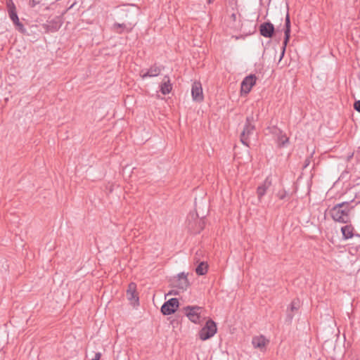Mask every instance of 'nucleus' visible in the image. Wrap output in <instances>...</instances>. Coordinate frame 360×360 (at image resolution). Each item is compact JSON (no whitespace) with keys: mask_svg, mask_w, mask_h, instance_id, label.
I'll return each instance as SVG.
<instances>
[{"mask_svg":"<svg viewBox=\"0 0 360 360\" xmlns=\"http://www.w3.org/2000/svg\"><path fill=\"white\" fill-rule=\"evenodd\" d=\"M353 201H345L334 205L329 211L331 218L337 222L347 224L350 221V212L354 208Z\"/></svg>","mask_w":360,"mask_h":360,"instance_id":"nucleus-1","label":"nucleus"},{"mask_svg":"<svg viewBox=\"0 0 360 360\" xmlns=\"http://www.w3.org/2000/svg\"><path fill=\"white\" fill-rule=\"evenodd\" d=\"M258 116L257 115L255 117L254 115L251 114L246 117L245 123L240 137L241 143L246 146H249L250 138L255 131V123L258 120Z\"/></svg>","mask_w":360,"mask_h":360,"instance_id":"nucleus-2","label":"nucleus"},{"mask_svg":"<svg viewBox=\"0 0 360 360\" xmlns=\"http://www.w3.org/2000/svg\"><path fill=\"white\" fill-rule=\"evenodd\" d=\"M172 285L177 290H172L168 294L176 295H179L180 292L186 290L190 285V283L188 280L187 275L182 272L172 279Z\"/></svg>","mask_w":360,"mask_h":360,"instance_id":"nucleus-3","label":"nucleus"},{"mask_svg":"<svg viewBox=\"0 0 360 360\" xmlns=\"http://www.w3.org/2000/svg\"><path fill=\"white\" fill-rule=\"evenodd\" d=\"M217 328L216 323L212 319H209L204 327L199 331L198 335L200 339L206 340L213 337L217 333Z\"/></svg>","mask_w":360,"mask_h":360,"instance_id":"nucleus-4","label":"nucleus"},{"mask_svg":"<svg viewBox=\"0 0 360 360\" xmlns=\"http://www.w3.org/2000/svg\"><path fill=\"white\" fill-rule=\"evenodd\" d=\"M283 31H284V39H283V45L281 47V53L280 60L284 56L286 46H287V45L290 41V38L291 23H290V15H289L288 13H287L286 16H285Z\"/></svg>","mask_w":360,"mask_h":360,"instance_id":"nucleus-5","label":"nucleus"},{"mask_svg":"<svg viewBox=\"0 0 360 360\" xmlns=\"http://www.w3.org/2000/svg\"><path fill=\"white\" fill-rule=\"evenodd\" d=\"M257 77L255 75L251 74L246 76L240 84V95H247L251 91L252 86L255 85Z\"/></svg>","mask_w":360,"mask_h":360,"instance_id":"nucleus-6","label":"nucleus"},{"mask_svg":"<svg viewBox=\"0 0 360 360\" xmlns=\"http://www.w3.org/2000/svg\"><path fill=\"white\" fill-rule=\"evenodd\" d=\"M179 302L176 298H171L165 302L161 307V312L164 315L174 314L178 309Z\"/></svg>","mask_w":360,"mask_h":360,"instance_id":"nucleus-7","label":"nucleus"},{"mask_svg":"<svg viewBox=\"0 0 360 360\" xmlns=\"http://www.w3.org/2000/svg\"><path fill=\"white\" fill-rule=\"evenodd\" d=\"M186 312V316L193 323H198L200 321V313L201 307L198 306H187L184 308Z\"/></svg>","mask_w":360,"mask_h":360,"instance_id":"nucleus-8","label":"nucleus"},{"mask_svg":"<svg viewBox=\"0 0 360 360\" xmlns=\"http://www.w3.org/2000/svg\"><path fill=\"white\" fill-rule=\"evenodd\" d=\"M62 25L60 18L55 17L51 20H47L46 23L41 25L46 32H55L58 31Z\"/></svg>","mask_w":360,"mask_h":360,"instance_id":"nucleus-9","label":"nucleus"},{"mask_svg":"<svg viewBox=\"0 0 360 360\" xmlns=\"http://www.w3.org/2000/svg\"><path fill=\"white\" fill-rule=\"evenodd\" d=\"M259 34L265 38H272L275 34L274 25L269 21L262 23L259 27Z\"/></svg>","mask_w":360,"mask_h":360,"instance_id":"nucleus-10","label":"nucleus"},{"mask_svg":"<svg viewBox=\"0 0 360 360\" xmlns=\"http://www.w3.org/2000/svg\"><path fill=\"white\" fill-rule=\"evenodd\" d=\"M126 296L134 305H138L139 304V298L136 291V284L135 283L131 282L128 285Z\"/></svg>","mask_w":360,"mask_h":360,"instance_id":"nucleus-11","label":"nucleus"},{"mask_svg":"<svg viewBox=\"0 0 360 360\" xmlns=\"http://www.w3.org/2000/svg\"><path fill=\"white\" fill-rule=\"evenodd\" d=\"M192 98L195 102H202L204 100L202 88L200 82H194L191 88Z\"/></svg>","mask_w":360,"mask_h":360,"instance_id":"nucleus-12","label":"nucleus"},{"mask_svg":"<svg viewBox=\"0 0 360 360\" xmlns=\"http://www.w3.org/2000/svg\"><path fill=\"white\" fill-rule=\"evenodd\" d=\"M300 307V300L299 298H295L290 302L286 311V319L291 322L295 314L298 311Z\"/></svg>","mask_w":360,"mask_h":360,"instance_id":"nucleus-13","label":"nucleus"},{"mask_svg":"<svg viewBox=\"0 0 360 360\" xmlns=\"http://www.w3.org/2000/svg\"><path fill=\"white\" fill-rule=\"evenodd\" d=\"M161 69L155 64L152 65L148 70L144 71L143 70L140 72V75L143 79L146 77H156L160 75Z\"/></svg>","mask_w":360,"mask_h":360,"instance_id":"nucleus-14","label":"nucleus"},{"mask_svg":"<svg viewBox=\"0 0 360 360\" xmlns=\"http://www.w3.org/2000/svg\"><path fill=\"white\" fill-rule=\"evenodd\" d=\"M271 186V179L268 176L263 184L257 188V195L259 199H261L266 193V191Z\"/></svg>","mask_w":360,"mask_h":360,"instance_id":"nucleus-15","label":"nucleus"},{"mask_svg":"<svg viewBox=\"0 0 360 360\" xmlns=\"http://www.w3.org/2000/svg\"><path fill=\"white\" fill-rule=\"evenodd\" d=\"M269 341L263 335L256 336L252 338V343L255 348L262 349Z\"/></svg>","mask_w":360,"mask_h":360,"instance_id":"nucleus-16","label":"nucleus"},{"mask_svg":"<svg viewBox=\"0 0 360 360\" xmlns=\"http://www.w3.org/2000/svg\"><path fill=\"white\" fill-rule=\"evenodd\" d=\"M167 79V80H165L160 85V91L162 94L166 95L171 92L172 89V85L170 83L169 77L167 76L165 77V79Z\"/></svg>","mask_w":360,"mask_h":360,"instance_id":"nucleus-17","label":"nucleus"},{"mask_svg":"<svg viewBox=\"0 0 360 360\" xmlns=\"http://www.w3.org/2000/svg\"><path fill=\"white\" fill-rule=\"evenodd\" d=\"M341 231L344 239H349L352 238L354 234V227L352 225H346L341 228Z\"/></svg>","mask_w":360,"mask_h":360,"instance_id":"nucleus-18","label":"nucleus"},{"mask_svg":"<svg viewBox=\"0 0 360 360\" xmlns=\"http://www.w3.org/2000/svg\"><path fill=\"white\" fill-rule=\"evenodd\" d=\"M6 6L8 8V15L11 20H13L14 18L18 17L16 7L12 0H9L6 2Z\"/></svg>","mask_w":360,"mask_h":360,"instance_id":"nucleus-19","label":"nucleus"},{"mask_svg":"<svg viewBox=\"0 0 360 360\" xmlns=\"http://www.w3.org/2000/svg\"><path fill=\"white\" fill-rule=\"evenodd\" d=\"M208 265L205 262H201L195 268V273L198 276H203L207 272Z\"/></svg>","mask_w":360,"mask_h":360,"instance_id":"nucleus-20","label":"nucleus"},{"mask_svg":"<svg viewBox=\"0 0 360 360\" xmlns=\"http://www.w3.org/2000/svg\"><path fill=\"white\" fill-rule=\"evenodd\" d=\"M13 23L15 25L16 29L20 31L22 33H24L25 31V29L24 27V25L22 22H20L18 16L16 18H14L13 20H11Z\"/></svg>","mask_w":360,"mask_h":360,"instance_id":"nucleus-21","label":"nucleus"},{"mask_svg":"<svg viewBox=\"0 0 360 360\" xmlns=\"http://www.w3.org/2000/svg\"><path fill=\"white\" fill-rule=\"evenodd\" d=\"M288 141L289 139L286 136L285 134H281L278 138V145L280 148L284 147Z\"/></svg>","mask_w":360,"mask_h":360,"instance_id":"nucleus-22","label":"nucleus"},{"mask_svg":"<svg viewBox=\"0 0 360 360\" xmlns=\"http://www.w3.org/2000/svg\"><path fill=\"white\" fill-rule=\"evenodd\" d=\"M125 27H126V25L124 23L120 24V23L115 22L113 25L114 31L118 34H122L123 29Z\"/></svg>","mask_w":360,"mask_h":360,"instance_id":"nucleus-23","label":"nucleus"},{"mask_svg":"<svg viewBox=\"0 0 360 360\" xmlns=\"http://www.w3.org/2000/svg\"><path fill=\"white\" fill-rule=\"evenodd\" d=\"M205 226V221L202 217L198 221V226L196 229L193 230V232L195 233H199Z\"/></svg>","mask_w":360,"mask_h":360,"instance_id":"nucleus-24","label":"nucleus"},{"mask_svg":"<svg viewBox=\"0 0 360 360\" xmlns=\"http://www.w3.org/2000/svg\"><path fill=\"white\" fill-rule=\"evenodd\" d=\"M276 195L280 200H284L288 196V193L285 190H281L277 193Z\"/></svg>","mask_w":360,"mask_h":360,"instance_id":"nucleus-25","label":"nucleus"},{"mask_svg":"<svg viewBox=\"0 0 360 360\" xmlns=\"http://www.w3.org/2000/svg\"><path fill=\"white\" fill-rule=\"evenodd\" d=\"M42 0H30V3H29V5L31 6V7H34L35 6H37V4H40Z\"/></svg>","mask_w":360,"mask_h":360,"instance_id":"nucleus-26","label":"nucleus"},{"mask_svg":"<svg viewBox=\"0 0 360 360\" xmlns=\"http://www.w3.org/2000/svg\"><path fill=\"white\" fill-rule=\"evenodd\" d=\"M354 108L355 110L360 112V100L354 102Z\"/></svg>","mask_w":360,"mask_h":360,"instance_id":"nucleus-27","label":"nucleus"},{"mask_svg":"<svg viewBox=\"0 0 360 360\" xmlns=\"http://www.w3.org/2000/svg\"><path fill=\"white\" fill-rule=\"evenodd\" d=\"M101 354L100 352H96L95 354V356H94V359L96 360H100L101 359Z\"/></svg>","mask_w":360,"mask_h":360,"instance_id":"nucleus-28","label":"nucleus"},{"mask_svg":"<svg viewBox=\"0 0 360 360\" xmlns=\"http://www.w3.org/2000/svg\"><path fill=\"white\" fill-rule=\"evenodd\" d=\"M232 17H233V18H236V15H235V14H233V15H232Z\"/></svg>","mask_w":360,"mask_h":360,"instance_id":"nucleus-29","label":"nucleus"},{"mask_svg":"<svg viewBox=\"0 0 360 360\" xmlns=\"http://www.w3.org/2000/svg\"><path fill=\"white\" fill-rule=\"evenodd\" d=\"M356 236H358V237H360V235H359V234H356Z\"/></svg>","mask_w":360,"mask_h":360,"instance_id":"nucleus-30","label":"nucleus"}]
</instances>
